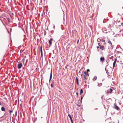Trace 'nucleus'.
<instances>
[{
    "mask_svg": "<svg viewBox=\"0 0 123 123\" xmlns=\"http://www.w3.org/2000/svg\"><path fill=\"white\" fill-rule=\"evenodd\" d=\"M85 75L84 76V80H87L88 79L87 77L89 75V74L87 73L85 71L84 72Z\"/></svg>",
    "mask_w": 123,
    "mask_h": 123,
    "instance_id": "nucleus-1",
    "label": "nucleus"
},
{
    "mask_svg": "<svg viewBox=\"0 0 123 123\" xmlns=\"http://www.w3.org/2000/svg\"><path fill=\"white\" fill-rule=\"evenodd\" d=\"M22 66V64L21 63H20L18 64L17 68L18 69H20Z\"/></svg>",
    "mask_w": 123,
    "mask_h": 123,
    "instance_id": "nucleus-2",
    "label": "nucleus"
},
{
    "mask_svg": "<svg viewBox=\"0 0 123 123\" xmlns=\"http://www.w3.org/2000/svg\"><path fill=\"white\" fill-rule=\"evenodd\" d=\"M109 90L110 91H109V90H108L107 91V93L108 94V93H111V92L113 91V90L112 89L110 88L109 89Z\"/></svg>",
    "mask_w": 123,
    "mask_h": 123,
    "instance_id": "nucleus-3",
    "label": "nucleus"
},
{
    "mask_svg": "<svg viewBox=\"0 0 123 123\" xmlns=\"http://www.w3.org/2000/svg\"><path fill=\"white\" fill-rule=\"evenodd\" d=\"M52 71L51 70V71L50 73V79H49V82L50 81V80L52 79Z\"/></svg>",
    "mask_w": 123,
    "mask_h": 123,
    "instance_id": "nucleus-4",
    "label": "nucleus"
},
{
    "mask_svg": "<svg viewBox=\"0 0 123 123\" xmlns=\"http://www.w3.org/2000/svg\"><path fill=\"white\" fill-rule=\"evenodd\" d=\"M40 52L41 54V56H42L43 54H42V46L41 45L40 46Z\"/></svg>",
    "mask_w": 123,
    "mask_h": 123,
    "instance_id": "nucleus-5",
    "label": "nucleus"
},
{
    "mask_svg": "<svg viewBox=\"0 0 123 123\" xmlns=\"http://www.w3.org/2000/svg\"><path fill=\"white\" fill-rule=\"evenodd\" d=\"M114 105H115V108H114L115 109L117 110H118L119 109V107L118 106L116 105H115V104H114Z\"/></svg>",
    "mask_w": 123,
    "mask_h": 123,
    "instance_id": "nucleus-6",
    "label": "nucleus"
},
{
    "mask_svg": "<svg viewBox=\"0 0 123 123\" xmlns=\"http://www.w3.org/2000/svg\"><path fill=\"white\" fill-rule=\"evenodd\" d=\"M108 43H109V44H110V46L111 47V46L112 45V43L109 40H108Z\"/></svg>",
    "mask_w": 123,
    "mask_h": 123,
    "instance_id": "nucleus-7",
    "label": "nucleus"
},
{
    "mask_svg": "<svg viewBox=\"0 0 123 123\" xmlns=\"http://www.w3.org/2000/svg\"><path fill=\"white\" fill-rule=\"evenodd\" d=\"M100 46V49L102 50H103L104 49V46H101V45H99Z\"/></svg>",
    "mask_w": 123,
    "mask_h": 123,
    "instance_id": "nucleus-8",
    "label": "nucleus"
},
{
    "mask_svg": "<svg viewBox=\"0 0 123 123\" xmlns=\"http://www.w3.org/2000/svg\"><path fill=\"white\" fill-rule=\"evenodd\" d=\"M116 61H117V59L116 58L115 59V61H114L113 63V68L114 67H115V64L116 63Z\"/></svg>",
    "mask_w": 123,
    "mask_h": 123,
    "instance_id": "nucleus-9",
    "label": "nucleus"
},
{
    "mask_svg": "<svg viewBox=\"0 0 123 123\" xmlns=\"http://www.w3.org/2000/svg\"><path fill=\"white\" fill-rule=\"evenodd\" d=\"M53 40L52 39H50L49 41V44H50V45H51V44H52V41Z\"/></svg>",
    "mask_w": 123,
    "mask_h": 123,
    "instance_id": "nucleus-10",
    "label": "nucleus"
},
{
    "mask_svg": "<svg viewBox=\"0 0 123 123\" xmlns=\"http://www.w3.org/2000/svg\"><path fill=\"white\" fill-rule=\"evenodd\" d=\"M104 59H104V57H101L100 58V60L101 61H104Z\"/></svg>",
    "mask_w": 123,
    "mask_h": 123,
    "instance_id": "nucleus-11",
    "label": "nucleus"
},
{
    "mask_svg": "<svg viewBox=\"0 0 123 123\" xmlns=\"http://www.w3.org/2000/svg\"><path fill=\"white\" fill-rule=\"evenodd\" d=\"M1 110L2 111H5V108L4 107H2L1 108Z\"/></svg>",
    "mask_w": 123,
    "mask_h": 123,
    "instance_id": "nucleus-12",
    "label": "nucleus"
},
{
    "mask_svg": "<svg viewBox=\"0 0 123 123\" xmlns=\"http://www.w3.org/2000/svg\"><path fill=\"white\" fill-rule=\"evenodd\" d=\"M102 85V84L101 83H98V86L99 87H100Z\"/></svg>",
    "mask_w": 123,
    "mask_h": 123,
    "instance_id": "nucleus-13",
    "label": "nucleus"
},
{
    "mask_svg": "<svg viewBox=\"0 0 123 123\" xmlns=\"http://www.w3.org/2000/svg\"><path fill=\"white\" fill-rule=\"evenodd\" d=\"M83 90L82 89H81L80 90V94L83 93Z\"/></svg>",
    "mask_w": 123,
    "mask_h": 123,
    "instance_id": "nucleus-14",
    "label": "nucleus"
},
{
    "mask_svg": "<svg viewBox=\"0 0 123 123\" xmlns=\"http://www.w3.org/2000/svg\"><path fill=\"white\" fill-rule=\"evenodd\" d=\"M68 117H69L70 118H72V117H71L70 114H68Z\"/></svg>",
    "mask_w": 123,
    "mask_h": 123,
    "instance_id": "nucleus-15",
    "label": "nucleus"
},
{
    "mask_svg": "<svg viewBox=\"0 0 123 123\" xmlns=\"http://www.w3.org/2000/svg\"><path fill=\"white\" fill-rule=\"evenodd\" d=\"M25 59L24 58H23L22 59V61L24 64V61H25Z\"/></svg>",
    "mask_w": 123,
    "mask_h": 123,
    "instance_id": "nucleus-16",
    "label": "nucleus"
},
{
    "mask_svg": "<svg viewBox=\"0 0 123 123\" xmlns=\"http://www.w3.org/2000/svg\"><path fill=\"white\" fill-rule=\"evenodd\" d=\"M100 41H101L100 39L99 38H98L97 39V41L98 42H100Z\"/></svg>",
    "mask_w": 123,
    "mask_h": 123,
    "instance_id": "nucleus-17",
    "label": "nucleus"
},
{
    "mask_svg": "<svg viewBox=\"0 0 123 123\" xmlns=\"http://www.w3.org/2000/svg\"><path fill=\"white\" fill-rule=\"evenodd\" d=\"M9 111L10 114L12 112V111L11 110H9Z\"/></svg>",
    "mask_w": 123,
    "mask_h": 123,
    "instance_id": "nucleus-18",
    "label": "nucleus"
},
{
    "mask_svg": "<svg viewBox=\"0 0 123 123\" xmlns=\"http://www.w3.org/2000/svg\"><path fill=\"white\" fill-rule=\"evenodd\" d=\"M70 120L71 121V123H72V122H73V120H72V117L71 118H70Z\"/></svg>",
    "mask_w": 123,
    "mask_h": 123,
    "instance_id": "nucleus-19",
    "label": "nucleus"
},
{
    "mask_svg": "<svg viewBox=\"0 0 123 123\" xmlns=\"http://www.w3.org/2000/svg\"><path fill=\"white\" fill-rule=\"evenodd\" d=\"M70 120L71 121V123H72V122H73V120H72V117L71 118H70Z\"/></svg>",
    "mask_w": 123,
    "mask_h": 123,
    "instance_id": "nucleus-20",
    "label": "nucleus"
},
{
    "mask_svg": "<svg viewBox=\"0 0 123 123\" xmlns=\"http://www.w3.org/2000/svg\"><path fill=\"white\" fill-rule=\"evenodd\" d=\"M51 87H53V83H52L51 85Z\"/></svg>",
    "mask_w": 123,
    "mask_h": 123,
    "instance_id": "nucleus-21",
    "label": "nucleus"
},
{
    "mask_svg": "<svg viewBox=\"0 0 123 123\" xmlns=\"http://www.w3.org/2000/svg\"><path fill=\"white\" fill-rule=\"evenodd\" d=\"M95 78V77H94L93 79V80H96V79H97V78L96 77V78H95V80H94V79Z\"/></svg>",
    "mask_w": 123,
    "mask_h": 123,
    "instance_id": "nucleus-22",
    "label": "nucleus"
},
{
    "mask_svg": "<svg viewBox=\"0 0 123 123\" xmlns=\"http://www.w3.org/2000/svg\"><path fill=\"white\" fill-rule=\"evenodd\" d=\"M76 80L77 81H78V79L77 77H76Z\"/></svg>",
    "mask_w": 123,
    "mask_h": 123,
    "instance_id": "nucleus-23",
    "label": "nucleus"
},
{
    "mask_svg": "<svg viewBox=\"0 0 123 123\" xmlns=\"http://www.w3.org/2000/svg\"><path fill=\"white\" fill-rule=\"evenodd\" d=\"M87 72H88L89 71V69H87Z\"/></svg>",
    "mask_w": 123,
    "mask_h": 123,
    "instance_id": "nucleus-24",
    "label": "nucleus"
},
{
    "mask_svg": "<svg viewBox=\"0 0 123 123\" xmlns=\"http://www.w3.org/2000/svg\"><path fill=\"white\" fill-rule=\"evenodd\" d=\"M77 84H78V85L79 84V82H78V81H77Z\"/></svg>",
    "mask_w": 123,
    "mask_h": 123,
    "instance_id": "nucleus-25",
    "label": "nucleus"
},
{
    "mask_svg": "<svg viewBox=\"0 0 123 123\" xmlns=\"http://www.w3.org/2000/svg\"><path fill=\"white\" fill-rule=\"evenodd\" d=\"M4 116V115H3V116H2L1 117H0V118H2Z\"/></svg>",
    "mask_w": 123,
    "mask_h": 123,
    "instance_id": "nucleus-26",
    "label": "nucleus"
},
{
    "mask_svg": "<svg viewBox=\"0 0 123 123\" xmlns=\"http://www.w3.org/2000/svg\"><path fill=\"white\" fill-rule=\"evenodd\" d=\"M82 68L79 71V73H80V71L82 69V68Z\"/></svg>",
    "mask_w": 123,
    "mask_h": 123,
    "instance_id": "nucleus-27",
    "label": "nucleus"
},
{
    "mask_svg": "<svg viewBox=\"0 0 123 123\" xmlns=\"http://www.w3.org/2000/svg\"><path fill=\"white\" fill-rule=\"evenodd\" d=\"M76 94H77V96H78V93L77 92L76 93Z\"/></svg>",
    "mask_w": 123,
    "mask_h": 123,
    "instance_id": "nucleus-28",
    "label": "nucleus"
},
{
    "mask_svg": "<svg viewBox=\"0 0 123 123\" xmlns=\"http://www.w3.org/2000/svg\"><path fill=\"white\" fill-rule=\"evenodd\" d=\"M97 48H100V47H99V46H98L97 47Z\"/></svg>",
    "mask_w": 123,
    "mask_h": 123,
    "instance_id": "nucleus-29",
    "label": "nucleus"
},
{
    "mask_svg": "<svg viewBox=\"0 0 123 123\" xmlns=\"http://www.w3.org/2000/svg\"><path fill=\"white\" fill-rule=\"evenodd\" d=\"M82 98H83V97H81V100H82Z\"/></svg>",
    "mask_w": 123,
    "mask_h": 123,
    "instance_id": "nucleus-30",
    "label": "nucleus"
},
{
    "mask_svg": "<svg viewBox=\"0 0 123 123\" xmlns=\"http://www.w3.org/2000/svg\"><path fill=\"white\" fill-rule=\"evenodd\" d=\"M84 82H85V83H86V81L85 80V81H84Z\"/></svg>",
    "mask_w": 123,
    "mask_h": 123,
    "instance_id": "nucleus-31",
    "label": "nucleus"
},
{
    "mask_svg": "<svg viewBox=\"0 0 123 123\" xmlns=\"http://www.w3.org/2000/svg\"><path fill=\"white\" fill-rule=\"evenodd\" d=\"M97 109H98L97 108L94 109V110H97Z\"/></svg>",
    "mask_w": 123,
    "mask_h": 123,
    "instance_id": "nucleus-32",
    "label": "nucleus"
},
{
    "mask_svg": "<svg viewBox=\"0 0 123 123\" xmlns=\"http://www.w3.org/2000/svg\"><path fill=\"white\" fill-rule=\"evenodd\" d=\"M1 105V103L0 102V105Z\"/></svg>",
    "mask_w": 123,
    "mask_h": 123,
    "instance_id": "nucleus-33",
    "label": "nucleus"
},
{
    "mask_svg": "<svg viewBox=\"0 0 123 123\" xmlns=\"http://www.w3.org/2000/svg\"><path fill=\"white\" fill-rule=\"evenodd\" d=\"M79 40H78V41L77 42V43H78V42H79Z\"/></svg>",
    "mask_w": 123,
    "mask_h": 123,
    "instance_id": "nucleus-34",
    "label": "nucleus"
},
{
    "mask_svg": "<svg viewBox=\"0 0 123 123\" xmlns=\"http://www.w3.org/2000/svg\"><path fill=\"white\" fill-rule=\"evenodd\" d=\"M55 26L54 25V26H53V28H55Z\"/></svg>",
    "mask_w": 123,
    "mask_h": 123,
    "instance_id": "nucleus-35",
    "label": "nucleus"
},
{
    "mask_svg": "<svg viewBox=\"0 0 123 123\" xmlns=\"http://www.w3.org/2000/svg\"><path fill=\"white\" fill-rule=\"evenodd\" d=\"M78 106H79V107H80V105H78Z\"/></svg>",
    "mask_w": 123,
    "mask_h": 123,
    "instance_id": "nucleus-36",
    "label": "nucleus"
},
{
    "mask_svg": "<svg viewBox=\"0 0 123 123\" xmlns=\"http://www.w3.org/2000/svg\"><path fill=\"white\" fill-rule=\"evenodd\" d=\"M105 70L106 71V69L105 68Z\"/></svg>",
    "mask_w": 123,
    "mask_h": 123,
    "instance_id": "nucleus-37",
    "label": "nucleus"
},
{
    "mask_svg": "<svg viewBox=\"0 0 123 123\" xmlns=\"http://www.w3.org/2000/svg\"><path fill=\"white\" fill-rule=\"evenodd\" d=\"M103 23H105V22H104V20L103 21Z\"/></svg>",
    "mask_w": 123,
    "mask_h": 123,
    "instance_id": "nucleus-38",
    "label": "nucleus"
},
{
    "mask_svg": "<svg viewBox=\"0 0 123 123\" xmlns=\"http://www.w3.org/2000/svg\"><path fill=\"white\" fill-rule=\"evenodd\" d=\"M73 123V122H72V123Z\"/></svg>",
    "mask_w": 123,
    "mask_h": 123,
    "instance_id": "nucleus-39",
    "label": "nucleus"
},
{
    "mask_svg": "<svg viewBox=\"0 0 123 123\" xmlns=\"http://www.w3.org/2000/svg\"><path fill=\"white\" fill-rule=\"evenodd\" d=\"M98 44H100V43H98Z\"/></svg>",
    "mask_w": 123,
    "mask_h": 123,
    "instance_id": "nucleus-40",
    "label": "nucleus"
},
{
    "mask_svg": "<svg viewBox=\"0 0 123 123\" xmlns=\"http://www.w3.org/2000/svg\"><path fill=\"white\" fill-rule=\"evenodd\" d=\"M107 66H108V65H107L106 66V67H107Z\"/></svg>",
    "mask_w": 123,
    "mask_h": 123,
    "instance_id": "nucleus-41",
    "label": "nucleus"
},
{
    "mask_svg": "<svg viewBox=\"0 0 123 123\" xmlns=\"http://www.w3.org/2000/svg\"><path fill=\"white\" fill-rule=\"evenodd\" d=\"M36 69H37V68H36Z\"/></svg>",
    "mask_w": 123,
    "mask_h": 123,
    "instance_id": "nucleus-42",
    "label": "nucleus"
},
{
    "mask_svg": "<svg viewBox=\"0 0 123 123\" xmlns=\"http://www.w3.org/2000/svg\"><path fill=\"white\" fill-rule=\"evenodd\" d=\"M44 35H45V33L44 34Z\"/></svg>",
    "mask_w": 123,
    "mask_h": 123,
    "instance_id": "nucleus-43",
    "label": "nucleus"
}]
</instances>
